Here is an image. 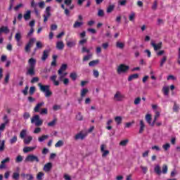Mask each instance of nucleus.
<instances>
[{
    "label": "nucleus",
    "instance_id": "obj_10",
    "mask_svg": "<svg viewBox=\"0 0 180 180\" xmlns=\"http://www.w3.org/2000/svg\"><path fill=\"white\" fill-rule=\"evenodd\" d=\"M11 161V158L7 157L6 158H5L4 160H3L1 162V165H0V169H5V168H6V162H10Z\"/></svg>",
    "mask_w": 180,
    "mask_h": 180
},
{
    "label": "nucleus",
    "instance_id": "obj_25",
    "mask_svg": "<svg viewBox=\"0 0 180 180\" xmlns=\"http://www.w3.org/2000/svg\"><path fill=\"white\" fill-rule=\"evenodd\" d=\"M77 44V43L75 42V41H68L66 42V45L68 46V47H69L70 49H72V47H75V45Z\"/></svg>",
    "mask_w": 180,
    "mask_h": 180
},
{
    "label": "nucleus",
    "instance_id": "obj_32",
    "mask_svg": "<svg viewBox=\"0 0 180 180\" xmlns=\"http://www.w3.org/2000/svg\"><path fill=\"white\" fill-rule=\"evenodd\" d=\"M34 147H30V146H27V147H25L23 148V153H30V151H33V150H34Z\"/></svg>",
    "mask_w": 180,
    "mask_h": 180
},
{
    "label": "nucleus",
    "instance_id": "obj_16",
    "mask_svg": "<svg viewBox=\"0 0 180 180\" xmlns=\"http://www.w3.org/2000/svg\"><path fill=\"white\" fill-rule=\"evenodd\" d=\"M139 125H140L139 134H142V133L146 129V124H144V121H143V120L140 121Z\"/></svg>",
    "mask_w": 180,
    "mask_h": 180
},
{
    "label": "nucleus",
    "instance_id": "obj_13",
    "mask_svg": "<svg viewBox=\"0 0 180 180\" xmlns=\"http://www.w3.org/2000/svg\"><path fill=\"white\" fill-rule=\"evenodd\" d=\"M86 137V134L78 133L75 136V140H84Z\"/></svg>",
    "mask_w": 180,
    "mask_h": 180
},
{
    "label": "nucleus",
    "instance_id": "obj_17",
    "mask_svg": "<svg viewBox=\"0 0 180 180\" xmlns=\"http://www.w3.org/2000/svg\"><path fill=\"white\" fill-rule=\"evenodd\" d=\"M51 81H52V82H53V84L55 85V86H58V85H60V82H58V80L57 79V75H53L51 77Z\"/></svg>",
    "mask_w": 180,
    "mask_h": 180
},
{
    "label": "nucleus",
    "instance_id": "obj_46",
    "mask_svg": "<svg viewBox=\"0 0 180 180\" xmlns=\"http://www.w3.org/2000/svg\"><path fill=\"white\" fill-rule=\"evenodd\" d=\"M18 141V136L15 135L13 138L10 139V144H15Z\"/></svg>",
    "mask_w": 180,
    "mask_h": 180
},
{
    "label": "nucleus",
    "instance_id": "obj_58",
    "mask_svg": "<svg viewBox=\"0 0 180 180\" xmlns=\"http://www.w3.org/2000/svg\"><path fill=\"white\" fill-rule=\"evenodd\" d=\"M98 16H99L100 18L105 16V12L103 11V10H102V9L98 10Z\"/></svg>",
    "mask_w": 180,
    "mask_h": 180
},
{
    "label": "nucleus",
    "instance_id": "obj_33",
    "mask_svg": "<svg viewBox=\"0 0 180 180\" xmlns=\"http://www.w3.org/2000/svg\"><path fill=\"white\" fill-rule=\"evenodd\" d=\"M28 63L30 64V67H34V65H36V59H34L33 58H31L28 60Z\"/></svg>",
    "mask_w": 180,
    "mask_h": 180
},
{
    "label": "nucleus",
    "instance_id": "obj_22",
    "mask_svg": "<svg viewBox=\"0 0 180 180\" xmlns=\"http://www.w3.org/2000/svg\"><path fill=\"white\" fill-rule=\"evenodd\" d=\"M82 25H84V22L75 21L73 25V27H74V29H78V27H81V26H82Z\"/></svg>",
    "mask_w": 180,
    "mask_h": 180
},
{
    "label": "nucleus",
    "instance_id": "obj_28",
    "mask_svg": "<svg viewBox=\"0 0 180 180\" xmlns=\"http://www.w3.org/2000/svg\"><path fill=\"white\" fill-rule=\"evenodd\" d=\"M154 172H155V174H157V175H161L162 172L160 165H156L155 167Z\"/></svg>",
    "mask_w": 180,
    "mask_h": 180
},
{
    "label": "nucleus",
    "instance_id": "obj_42",
    "mask_svg": "<svg viewBox=\"0 0 180 180\" xmlns=\"http://www.w3.org/2000/svg\"><path fill=\"white\" fill-rule=\"evenodd\" d=\"M92 58V53H89L88 55L84 56L83 61H89Z\"/></svg>",
    "mask_w": 180,
    "mask_h": 180
},
{
    "label": "nucleus",
    "instance_id": "obj_21",
    "mask_svg": "<svg viewBox=\"0 0 180 180\" xmlns=\"http://www.w3.org/2000/svg\"><path fill=\"white\" fill-rule=\"evenodd\" d=\"M67 64H63L58 71V75H61V74H63V71H65V70H67Z\"/></svg>",
    "mask_w": 180,
    "mask_h": 180
},
{
    "label": "nucleus",
    "instance_id": "obj_40",
    "mask_svg": "<svg viewBox=\"0 0 180 180\" xmlns=\"http://www.w3.org/2000/svg\"><path fill=\"white\" fill-rule=\"evenodd\" d=\"M162 148L165 151H168L169 148H171V145L169 143H167L164 145H162Z\"/></svg>",
    "mask_w": 180,
    "mask_h": 180
},
{
    "label": "nucleus",
    "instance_id": "obj_7",
    "mask_svg": "<svg viewBox=\"0 0 180 180\" xmlns=\"http://www.w3.org/2000/svg\"><path fill=\"white\" fill-rule=\"evenodd\" d=\"M114 99L117 102H120L124 99V96H123L120 91H117L114 95Z\"/></svg>",
    "mask_w": 180,
    "mask_h": 180
},
{
    "label": "nucleus",
    "instance_id": "obj_11",
    "mask_svg": "<svg viewBox=\"0 0 180 180\" xmlns=\"http://www.w3.org/2000/svg\"><path fill=\"white\" fill-rule=\"evenodd\" d=\"M50 51H51L50 49H45L43 51V54H42V56L41 58V61H46V59L49 58V55L50 54Z\"/></svg>",
    "mask_w": 180,
    "mask_h": 180
},
{
    "label": "nucleus",
    "instance_id": "obj_23",
    "mask_svg": "<svg viewBox=\"0 0 180 180\" xmlns=\"http://www.w3.org/2000/svg\"><path fill=\"white\" fill-rule=\"evenodd\" d=\"M162 91L165 96H168V95H169V87L163 86Z\"/></svg>",
    "mask_w": 180,
    "mask_h": 180
},
{
    "label": "nucleus",
    "instance_id": "obj_15",
    "mask_svg": "<svg viewBox=\"0 0 180 180\" xmlns=\"http://www.w3.org/2000/svg\"><path fill=\"white\" fill-rule=\"evenodd\" d=\"M44 105V102L42 101V102L38 103L34 108V111L35 112V113H39V112H40V108H41Z\"/></svg>",
    "mask_w": 180,
    "mask_h": 180
},
{
    "label": "nucleus",
    "instance_id": "obj_53",
    "mask_svg": "<svg viewBox=\"0 0 180 180\" xmlns=\"http://www.w3.org/2000/svg\"><path fill=\"white\" fill-rule=\"evenodd\" d=\"M43 176H44V173L39 172L37 175V179L41 180Z\"/></svg>",
    "mask_w": 180,
    "mask_h": 180
},
{
    "label": "nucleus",
    "instance_id": "obj_38",
    "mask_svg": "<svg viewBox=\"0 0 180 180\" xmlns=\"http://www.w3.org/2000/svg\"><path fill=\"white\" fill-rule=\"evenodd\" d=\"M15 39L16 41H20V39H22V34L20 32H17L15 35Z\"/></svg>",
    "mask_w": 180,
    "mask_h": 180
},
{
    "label": "nucleus",
    "instance_id": "obj_49",
    "mask_svg": "<svg viewBox=\"0 0 180 180\" xmlns=\"http://www.w3.org/2000/svg\"><path fill=\"white\" fill-rule=\"evenodd\" d=\"M77 77L78 76L77 75L76 72H72L70 75V77L71 78V79H72V81H75Z\"/></svg>",
    "mask_w": 180,
    "mask_h": 180
},
{
    "label": "nucleus",
    "instance_id": "obj_59",
    "mask_svg": "<svg viewBox=\"0 0 180 180\" xmlns=\"http://www.w3.org/2000/svg\"><path fill=\"white\" fill-rule=\"evenodd\" d=\"M158 6V1H157V0H155L153 2V4L152 6V9L153 11H157V6Z\"/></svg>",
    "mask_w": 180,
    "mask_h": 180
},
{
    "label": "nucleus",
    "instance_id": "obj_37",
    "mask_svg": "<svg viewBox=\"0 0 180 180\" xmlns=\"http://www.w3.org/2000/svg\"><path fill=\"white\" fill-rule=\"evenodd\" d=\"M57 123V118L53 119L51 122L48 123L49 127H54V125Z\"/></svg>",
    "mask_w": 180,
    "mask_h": 180
},
{
    "label": "nucleus",
    "instance_id": "obj_64",
    "mask_svg": "<svg viewBox=\"0 0 180 180\" xmlns=\"http://www.w3.org/2000/svg\"><path fill=\"white\" fill-rule=\"evenodd\" d=\"M29 117H30V113L26 112H24L23 114V118L25 120H27V119H29Z\"/></svg>",
    "mask_w": 180,
    "mask_h": 180
},
{
    "label": "nucleus",
    "instance_id": "obj_9",
    "mask_svg": "<svg viewBox=\"0 0 180 180\" xmlns=\"http://www.w3.org/2000/svg\"><path fill=\"white\" fill-rule=\"evenodd\" d=\"M106 148V145L102 144L101 146V152L102 153V157L105 158L107 157V155H109L110 152L108 150H105Z\"/></svg>",
    "mask_w": 180,
    "mask_h": 180
},
{
    "label": "nucleus",
    "instance_id": "obj_39",
    "mask_svg": "<svg viewBox=\"0 0 180 180\" xmlns=\"http://www.w3.org/2000/svg\"><path fill=\"white\" fill-rule=\"evenodd\" d=\"M167 61V56H164L162 59L160 60V67H164V65L165 64Z\"/></svg>",
    "mask_w": 180,
    "mask_h": 180
},
{
    "label": "nucleus",
    "instance_id": "obj_8",
    "mask_svg": "<svg viewBox=\"0 0 180 180\" xmlns=\"http://www.w3.org/2000/svg\"><path fill=\"white\" fill-rule=\"evenodd\" d=\"M150 46L153 47L155 51H158V50H161V49H162V42H159L158 44H155V42L151 41Z\"/></svg>",
    "mask_w": 180,
    "mask_h": 180
},
{
    "label": "nucleus",
    "instance_id": "obj_34",
    "mask_svg": "<svg viewBox=\"0 0 180 180\" xmlns=\"http://www.w3.org/2000/svg\"><path fill=\"white\" fill-rule=\"evenodd\" d=\"M97 64H99V60H91L89 63V67H95Z\"/></svg>",
    "mask_w": 180,
    "mask_h": 180
},
{
    "label": "nucleus",
    "instance_id": "obj_36",
    "mask_svg": "<svg viewBox=\"0 0 180 180\" xmlns=\"http://www.w3.org/2000/svg\"><path fill=\"white\" fill-rule=\"evenodd\" d=\"M145 119H146L147 123H148V124H150V126H151V124H152L151 115L150 114H147L145 117Z\"/></svg>",
    "mask_w": 180,
    "mask_h": 180
},
{
    "label": "nucleus",
    "instance_id": "obj_31",
    "mask_svg": "<svg viewBox=\"0 0 180 180\" xmlns=\"http://www.w3.org/2000/svg\"><path fill=\"white\" fill-rule=\"evenodd\" d=\"M116 48L123 50V49H124V43L120 42V41H117L116 42Z\"/></svg>",
    "mask_w": 180,
    "mask_h": 180
},
{
    "label": "nucleus",
    "instance_id": "obj_2",
    "mask_svg": "<svg viewBox=\"0 0 180 180\" xmlns=\"http://www.w3.org/2000/svg\"><path fill=\"white\" fill-rule=\"evenodd\" d=\"M130 70V66L124 64H120L117 68V74H126L129 72Z\"/></svg>",
    "mask_w": 180,
    "mask_h": 180
},
{
    "label": "nucleus",
    "instance_id": "obj_48",
    "mask_svg": "<svg viewBox=\"0 0 180 180\" xmlns=\"http://www.w3.org/2000/svg\"><path fill=\"white\" fill-rule=\"evenodd\" d=\"M128 143H129V139H125L120 142V146H122V147H125V146H127Z\"/></svg>",
    "mask_w": 180,
    "mask_h": 180
},
{
    "label": "nucleus",
    "instance_id": "obj_45",
    "mask_svg": "<svg viewBox=\"0 0 180 180\" xmlns=\"http://www.w3.org/2000/svg\"><path fill=\"white\" fill-rule=\"evenodd\" d=\"M88 92H89L88 89H83L81 91V97L84 98V96H86Z\"/></svg>",
    "mask_w": 180,
    "mask_h": 180
},
{
    "label": "nucleus",
    "instance_id": "obj_35",
    "mask_svg": "<svg viewBox=\"0 0 180 180\" xmlns=\"http://www.w3.org/2000/svg\"><path fill=\"white\" fill-rule=\"evenodd\" d=\"M27 133V130L26 129H22L20 133V139H25V137H26V134Z\"/></svg>",
    "mask_w": 180,
    "mask_h": 180
},
{
    "label": "nucleus",
    "instance_id": "obj_61",
    "mask_svg": "<svg viewBox=\"0 0 180 180\" xmlns=\"http://www.w3.org/2000/svg\"><path fill=\"white\" fill-rule=\"evenodd\" d=\"M38 6L39 8H40V9H44V6H46V4L44 3V1H41L38 3Z\"/></svg>",
    "mask_w": 180,
    "mask_h": 180
},
{
    "label": "nucleus",
    "instance_id": "obj_3",
    "mask_svg": "<svg viewBox=\"0 0 180 180\" xmlns=\"http://www.w3.org/2000/svg\"><path fill=\"white\" fill-rule=\"evenodd\" d=\"M31 123H34L37 127H40L43 124V120H40L39 115H36L31 118Z\"/></svg>",
    "mask_w": 180,
    "mask_h": 180
},
{
    "label": "nucleus",
    "instance_id": "obj_51",
    "mask_svg": "<svg viewBox=\"0 0 180 180\" xmlns=\"http://www.w3.org/2000/svg\"><path fill=\"white\" fill-rule=\"evenodd\" d=\"M22 161H23V156L19 155L17 156V158H15V162H22Z\"/></svg>",
    "mask_w": 180,
    "mask_h": 180
},
{
    "label": "nucleus",
    "instance_id": "obj_27",
    "mask_svg": "<svg viewBox=\"0 0 180 180\" xmlns=\"http://www.w3.org/2000/svg\"><path fill=\"white\" fill-rule=\"evenodd\" d=\"M113 11H115V4H111L107 8L106 12L107 13H112Z\"/></svg>",
    "mask_w": 180,
    "mask_h": 180
},
{
    "label": "nucleus",
    "instance_id": "obj_30",
    "mask_svg": "<svg viewBox=\"0 0 180 180\" xmlns=\"http://www.w3.org/2000/svg\"><path fill=\"white\" fill-rule=\"evenodd\" d=\"M49 139V135H42L38 138V141L39 143H43L44 140H47Z\"/></svg>",
    "mask_w": 180,
    "mask_h": 180
},
{
    "label": "nucleus",
    "instance_id": "obj_44",
    "mask_svg": "<svg viewBox=\"0 0 180 180\" xmlns=\"http://www.w3.org/2000/svg\"><path fill=\"white\" fill-rule=\"evenodd\" d=\"M63 146H64V141H63L62 140H59L56 144H55V147L57 148L58 147H63Z\"/></svg>",
    "mask_w": 180,
    "mask_h": 180
},
{
    "label": "nucleus",
    "instance_id": "obj_14",
    "mask_svg": "<svg viewBox=\"0 0 180 180\" xmlns=\"http://www.w3.org/2000/svg\"><path fill=\"white\" fill-rule=\"evenodd\" d=\"M27 75H30L31 77H33V75H36V72L34 71V67H30L27 70Z\"/></svg>",
    "mask_w": 180,
    "mask_h": 180
},
{
    "label": "nucleus",
    "instance_id": "obj_26",
    "mask_svg": "<svg viewBox=\"0 0 180 180\" xmlns=\"http://www.w3.org/2000/svg\"><path fill=\"white\" fill-rule=\"evenodd\" d=\"M137 78H139V74H133L129 75L128 77V81L130 82L131 81H133V79H137Z\"/></svg>",
    "mask_w": 180,
    "mask_h": 180
},
{
    "label": "nucleus",
    "instance_id": "obj_63",
    "mask_svg": "<svg viewBox=\"0 0 180 180\" xmlns=\"http://www.w3.org/2000/svg\"><path fill=\"white\" fill-rule=\"evenodd\" d=\"M25 178L27 180H33L34 179V177L33 176V174H27Z\"/></svg>",
    "mask_w": 180,
    "mask_h": 180
},
{
    "label": "nucleus",
    "instance_id": "obj_20",
    "mask_svg": "<svg viewBox=\"0 0 180 180\" xmlns=\"http://www.w3.org/2000/svg\"><path fill=\"white\" fill-rule=\"evenodd\" d=\"M9 32V28L6 26H2L1 27H0V34L1 33H5L6 34H8Z\"/></svg>",
    "mask_w": 180,
    "mask_h": 180
},
{
    "label": "nucleus",
    "instance_id": "obj_1",
    "mask_svg": "<svg viewBox=\"0 0 180 180\" xmlns=\"http://www.w3.org/2000/svg\"><path fill=\"white\" fill-rule=\"evenodd\" d=\"M38 86L41 92L44 94L45 98H50L53 95V92L50 91V85H43L41 83H39Z\"/></svg>",
    "mask_w": 180,
    "mask_h": 180
},
{
    "label": "nucleus",
    "instance_id": "obj_12",
    "mask_svg": "<svg viewBox=\"0 0 180 180\" xmlns=\"http://www.w3.org/2000/svg\"><path fill=\"white\" fill-rule=\"evenodd\" d=\"M52 168H53V163L48 162L44 165L43 169H44V172H50V171H51Z\"/></svg>",
    "mask_w": 180,
    "mask_h": 180
},
{
    "label": "nucleus",
    "instance_id": "obj_29",
    "mask_svg": "<svg viewBox=\"0 0 180 180\" xmlns=\"http://www.w3.org/2000/svg\"><path fill=\"white\" fill-rule=\"evenodd\" d=\"M173 112L176 113H178V112H179V105H178L175 101L174 102Z\"/></svg>",
    "mask_w": 180,
    "mask_h": 180
},
{
    "label": "nucleus",
    "instance_id": "obj_50",
    "mask_svg": "<svg viewBox=\"0 0 180 180\" xmlns=\"http://www.w3.org/2000/svg\"><path fill=\"white\" fill-rule=\"evenodd\" d=\"M39 113L40 115H47L49 113V110L47 108H41Z\"/></svg>",
    "mask_w": 180,
    "mask_h": 180
},
{
    "label": "nucleus",
    "instance_id": "obj_6",
    "mask_svg": "<svg viewBox=\"0 0 180 180\" xmlns=\"http://www.w3.org/2000/svg\"><path fill=\"white\" fill-rule=\"evenodd\" d=\"M51 11V7L48 6L46 8L45 14L43 15L44 23H46V22L49 20V18L51 16V13L50 12Z\"/></svg>",
    "mask_w": 180,
    "mask_h": 180
},
{
    "label": "nucleus",
    "instance_id": "obj_18",
    "mask_svg": "<svg viewBox=\"0 0 180 180\" xmlns=\"http://www.w3.org/2000/svg\"><path fill=\"white\" fill-rule=\"evenodd\" d=\"M23 18L25 20H29V19L32 18V11L27 10L26 13L24 14Z\"/></svg>",
    "mask_w": 180,
    "mask_h": 180
},
{
    "label": "nucleus",
    "instance_id": "obj_56",
    "mask_svg": "<svg viewBox=\"0 0 180 180\" xmlns=\"http://www.w3.org/2000/svg\"><path fill=\"white\" fill-rule=\"evenodd\" d=\"M162 172L163 174H167V172H168V166H167V165H163Z\"/></svg>",
    "mask_w": 180,
    "mask_h": 180
},
{
    "label": "nucleus",
    "instance_id": "obj_41",
    "mask_svg": "<svg viewBox=\"0 0 180 180\" xmlns=\"http://www.w3.org/2000/svg\"><path fill=\"white\" fill-rule=\"evenodd\" d=\"M122 120V118L120 116H117L115 117V122H116L117 124H121Z\"/></svg>",
    "mask_w": 180,
    "mask_h": 180
},
{
    "label": "nucleus",
    "instance_id": "obj_60",
    "mask_svg": "<svg viewBox=\"0 0 180 180\" xmlns=\"http://www.w3.org/2000/svg\"><path fill=\"white\" fill-rule=\"evenodd\" d=\"M29 91V86H25V89H23L22 91V93L23 94V95H25V96H26V95H27V91Z\"/></svg>",
    "mask_w": 180,
    "mask_h": 180
},
{
    "label": "nucleus",
    "instance_id": "obj_5",
    "mask_svg": "<svg viewBox=\"0 0 180 180\" xmlns=\"http://www.w3.org/2000/svg\"><path fill=\"white\" fill-rule=\"evenodd\" d=\"M34 41H36V38L30 39L28 43L25 45V53H30L32 47H33V44H34Z\"/></svg>",
    "mask_w": 180,
    "mask_h": 180
},
{
    "label": "nucleus",
    "instance_id": "obj_47",
    "mask_svg": "<svg viewBox=\"0 0 180 180\" xmlns=\"http://www.w3.org/2000/svg\"><path fill=\"white\" fill-rule=\"evenodd\" d=\"M77 120L82 121L84 120V116H82V114L81 112H78L76 115Z\"/></svg>",
    "mask_w": 180,
    "mask_h": 180
},
{
    "label": "nucleus",
    "instance_id": "obj_24",
    "mask_svg": "<svg viewBox=\"0 0 180 180\" xmlns=\"http://www.w3.org/2000/svg\"><path fill=\"white\" fill-rule=\"evenodd\" d=\"M32 140H33V137L32 136H29L27 138H24V143L26 145L30 144Z\"/></svg>",
    "mask_w": 180,
    "mask_h": 180
},
{
    "label": "nucleus",
    "instance_id": "obj_19",
    "mask_svg": "<svg viewBox=\"0 0 180 180\" xmlns=\"http://www.w3.org/2000/svg\"><path fill=\"white\" fill-rule=\"evenodd\" d=\"M56 49L58 50H63L64 49V42L63 41H59L56 43Z\"/></svg>",
    "mask_w": 180,
    "mask_h": 180
},
{
    "label": "nucleus",
    "instance_id": "obj_43",
    "mask_svg": "<svg viewBox=\"0 0 180 180\" xmlns=\"http://www.w3.org/2000/svg\"><path fill=\"white\" fill-rule=\"evenodd\" d=\"M34 92H36V87L35 86H31L30 88L29 94L32 96L34 95Z\"/></svg>",
    "mask_w": 180,
    "mask_h": 180
},
{
    "label": "nucleus",
    "instance_id": "obj_54",
    "mask_svg": "<svg viewBox=\"0 0 180 180\" xmlns=\"http://www.w3.org/2000/svg\"><path fill=\"white\" fill-rule=\"evenodd\" d=\"M126 4H127V0L118 1V5H120V6H125Z\"/></svg>",
    "mask_w": 180,
    "mask_h": 180
},
{
    "label": "nucleus",
    "instance_id": "obj_52",
    "mask_svg": "<svg viewBox=\"0 0 180 180\" xmlns=\"http://www.w3.org/2000/svg\"><path fill=\"white\" fill-rule=\"evenodd\" d=\"M37 48L34 49L35 51L37 50V49H43V44H41V41H38L36 44Z\"/></svg>",
    "mask_w": 180,
    "mask_h": 180
},
{
    "label": "nucleus",
    "instance_id": "obj_57",
    "mask_svg": "<svg viewBox=\"0 0 180 180\" xmlns=\"http://www.w3.org/2000/svg\"><path fill=\"white\" fill-rule=\"evenodd\" d=\"M134 123H135L134 121H132L131 122H127L125 124V128L129 129V128L131 127V126H133V124H134Z\"/></svg>",
    "mask_w": 180,
    "mask_h": 180
},
{
    "label": "nucleus",
    "instance_id": "obj_55",
    "mask_svg": "<svg viewBox=\"0 0 180 180\" xmlns=\"http://www.w3.org/2000/svg\"><path fill=\"white\" fill-rule=\"evenodd\" d=\"M20 176V174L18 172H14L13 174V179L18 180L19 179Z\"/></svg>",
    "mask_w": 180,
    "mask_h": 180
},
{
    "label": "nucleus",
    "instance_id": "obj_62",
    "mask_svg": "<svg viewBox=\"0 0 180 180\" xmlns=\"http://www.w3.org/2000/svg\"><path fill=\"white\" fill-rule=\"evenodd\" d=\"M141 102V98L140 97H137L134 101V105H140V103Z\"/></svg>",
    "mask_w": 180,
    "mask_h": 180
},
{
    "label": "nucleus",
    "instance_id": "obj_4",
    "mask_svg": "<svg viewBox=\"0 0 180 180\" xmlns=\"http://www.w3.org/2000/svg\"><path fill=\"white\" fill-rule=\"evenodd\" d=\"M26 162H40V159L37 155L30 154L25 158Z\"/></svg>",
    "mask_w": 180,
    "mask_h": 180
}]
</instances>
